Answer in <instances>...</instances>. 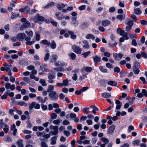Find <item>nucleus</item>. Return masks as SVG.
Wrapping results in <instances>:
<instances>
[{
    "instance_id": "nucleus-1",
    "label": "nucleus",
    "mask_w": 147,
    "mask_h": 147,
    "mask_svg": "<svg viewBox=\"0 0 147 147\" xmlns=\"http://www.w3.org/2000/svg\"><path fill=\"white\" fill-rule=\"evenodd\" d=\"M49 98L52 100L56 101L58 99V95L55 91H52L49 93Z\"/></svg>"
},
{
    "instance_id": "nucleus-2",
    "label": "nucleus",
    "mask_w": 147,
    "mask_h": 147,
    "mask_svg": "<svg viewBox=\"0 0 147 147\" xmlns=\"http://www.w3.org/2000/svg\"><path fill=\"white\" fill-rule=\"evenodd\" d=\"M34 21L35 22H42L44 20V18L38 14L36 15L33 18Z\"/></svg>"
},
{
    "instance_id": "nucleus-3",
    "label": "nucleus",
    "mask_w": 147,
    "mask_h": 147,
    "mask_svg": "<svg viewBox=\"0 0 147 147\" xmlns=\"http://www.w3.org/2000/svg\"><path fill=\"white\" fill-rule=\"evenodd\" d=\"M25 33L27 34L28 36H26L25 40L30 41L31 40V38L33 37L34 33L32 31H28L26 30L25 31Z\"/></svg>"
},
{
    "instance_id": "nucleus-4",
    "label": "nucleus",
    "mask_w": 147,
    "mask_h": 147,
    "mask_svg": "<svg viewBox=\"0 0 147 147\" xmlns=\"http://www.w3.org/2000/svg\"><path fill=\"white\" fill-rule=\"evenodd\" d=\"M71 47L73 51L76 53L78 54H80L81 53L82 50L79 47L76 45H74L72 46Z\"/></svg>"
},
{
    "instance_id": "nucleus-5",
    "label": "nucleus",
    "mask_w": 147,
    "mask_h": 147,
    "mask_svg": "<svg viewBox=\"0 0 147 147\" xmlns=\"http://www.w3.org/2000/svg\"><path fill=\"white\" fill-rule=\"evenodd\" d=\"M26 35L23 33H21L18 34L16 36L17 38L20 41H23L24 39L25 40Z\"/></svg>"
},
{
    "instance_id": "nucleus-6",
    "label": "nucleus",
    "mask_w": 147,
    "mask_h": 147,
    "mask_svg": "<svg viewBox=\"0 0 147 147\" xmlns=\"http://www.w3.org/2000/svg\"><path fill=\"white\" fill-rule=\"evenodd\" d=\"M123 56V55L121 53H119L118 54L115 53L113 54V57L116 60H120Z\"/></svg>"
},
{
    "instance_id": "nucleus-7",
    "label": "nucleus",
    "mask_w": 147,
    "mask_h": 147,
    "mask_svg": "<svg viewBox=\"0 0 147 147\" xmlns=\"http://www.w3.org/2000/svg\"><path fill=\"white\" fill-rule=\"evenodd\" d=\"M133 24V21H129L127 22V25L126 27L125 30L127 31H129L132 28Z\"/></svg>"
},
{
    "instance_id": "nucleus-8",
    "label": "nucleus",
    "mask_w": 147,
    "mask_h": 147,
    "mask_svg": "<svg viewBox=\"0 0 147 147\" xmlns=\"http://www.w3.org/2000/svg\"><path fill=\"white\" fill-rule=\"evenodd\" d=\"M5 86L6 89H10L11 90H14L15 88V86L14 85H11L10 83H6Z\"/></svg>"
},
{
    "instance_id": "nucleus-9",
    "label": "nucleus",
    "mask_w": 147,
    "mask_h": 147,
    "mask_svg": "<svg viewBox=\"0 0 147 147\" xmlns=\"http://www.w3.org/2000/svg\"><path fill=\"white\" fill-rule=\"evenodd\" d=\"M3 65L5 67L6 71H11L12 68V66L11 64L8 65L7 63H4L3 64Z\"/></svg>"
},
{
    "instance_id": "nucleus-10",
    "label": "nucleus",
    "mask_w": 147,
    "mask_h": 147,
    "mask_svg": "<svg viewBox=\"0 0 147 147\" xmlns=\"http://www.w3.org/2000/svg\"><path fill=\"white\" fill-rule=\"evenodd\" d=\"M83 43L84 45L82 47L85 49H89L90 48V46L89 45V42L87 40H84L83 41Z\"/></svg>"
},
{
    "instance_id": "nucleus-11",
    "label": "nucleus",
    "mask_w": 147,
    "mask_h": 147,
    "mask_svg": "<svg viewBox=\"0 0 147 147\" xmlns=\"http://www.w3.org/2000/svg\"><path fill=\"white\" fill-rule=\"evenodd\" d=\"M71 19V24L75 27L77 26L78 25V22L76 20V18L75 17H73Z\"/></svg>"
},
{
    "instance_id": "nucleus-12",
    "label": "nucleus",
    "mask_w": 147,
    "mask_h": 147,
    "mask_svg": "<svg viewBox=\"0 0 147 147\" xmlns=\"http://www.w3.org/2000/svg\"><path fill=\"white\" fill-rule=\"evenodd\" d=\"M55 65L57 66H63L65 65L64 62L63 61H58L55 62Z\"/></svg>"
},
{
    "instance_id": "nucleus-13",
    "label": "nucleus",
    "mask_w": 147,
    "mask_h": 147,
    "mask_svg": "<svg viewBox=\"0 0 147 147\" xmlns=\"http://www.w3.org/2000/svg\"><path fill=\"white\" fill-rule=\"evenodd\" d=\"M115 126L114 125H112L110 126L108 130V133L109 134H111L113 133L115 129Z\"/></svg>"
},
{
    "instance_id": "nucleus-14",
    "label": "nucleus",
    "mask_w": 147,
    "mask_h": 147,
    "mask_svg": "<svg viewBox=\"0 0 147 147\" xmlns=\"http://www.w3.org/2000/svg\"><path fill=\"white\" fill-rule=\"evenodd\" d=\"M82 70L86 72H91L92 70V68L90 67L84 66L83 67Z\"/></svg>"
},
{
    "instance_id": "nucleus-15",
    "label": "nucleus",
    "mask_w": 147,
    "mask_h": 147,
    "mask_svg": "<svg viewBox=\"0 0 147 147\" xmlns=\"http://www.w3.org/2000/svg\"><path fill=\"white\" fill-rule=\"evenodd\" d=\"M115 103L117 105L116 107V109L117 110L119 109L122 106V103L119 100H117L115 101Z\"/></svg>"
},
{
    "instance_id": "nucleus-16",
    "label": "nucleus",
    "mask_w": 147,
    "mask_h": 147,
    "mask_svg": "<svg viewBox=\"0 0 147 147\" xmlns=\"http://www.w3.org/2000/svg\"><path fill=\"white\" fill-rule=\"evenodd\" d=\"M102 25L106 27L110 24V22L108 20H102L101 22Z\"/></svg>"
},
{
    "instance_id": "nucleus-17",
    "label": "nucleus",
    "mask_w": 147,
    "mask_h": 147,
    "mask_svg": "<svg viewBox=\"0 0 147 147\" xmlns=\"http://www.w3.org/2000/svg\"><path fill=\"white\" fill-rule=\"evenodd\" d=\"M55 16L59 20H61L63 19V16L61 14V13H57L55 14Z\"/></svg>"
},
{
    "instance_id": "nucleus-18",
    "label": "nucleus",
    "mask_w": 147,
    "mask_h": 147,
    "mask_svg": "<svg viewBox=\"0 0 147 147\" xmlns=\"http://www.w3.org/2000/svg\"><path fill=\"white\" fill-rule=\"evenodd\" d=\"M92 59L94 62L96 63H98L101 60L100 57L97 55L93 56L92 57Z\"/></svg>"
},
{
    "instance_id": "nucleus-19",
    "label": "nucleus",
    "mask_w": 147,
    "mask_h": 147,
    "mask_svg": "<svg viewBox=\"0 0 147 147\" xmlns=\"http://www.w3.org/2000/svg\"><path fill=\"white\" fill-rule=\"evenodd\" d=\"M85 38L87 39H91L93 40H94L95 38L94 36L91 34H87Z\"/></svg>"
},
{
    "instance_id": "nucleus-20",
    "label": "nucleus",
    "mask_w": 147,
    "mask_h": 147,
    "mask_svg": "<svg viewBox=\"0 0 147 147\" xmlns=\"http://www.w3.org/2000/svg\"><path fill=\"white\" fill-rule=\"evenodd\" d=\"M55 77V76L54 75H50L48 76V82L49 83H53L54 82V80Z\"/></svg>"
},
{
    "instance_id": "nucleus-21",
    "label": "nucleus",
    "mask_w": 147,
    "mask_h": 147,
    "mask_svg": "<svg viewBox=\"0 0 147 147\" xmlns=\"http://www.w3.org/2000/svg\"><path fill=\"white\" fill-rule=\"evenodd\" d=\"M38 100L39 102L42 103H44L45 102L47 98V97H45L43 99L41 97L38 96L36 98Z\"/></svg>"
},
{
    "instance_id": "nucleus-22",
    "label": "nucleus",
    "mask_w": 147,
    "mask_h": 147,
    "mask_svg": "<svg viewBox=\"0 0 147 147\" xmlns=\"http://www.w3.org/2000/svg\"><path fill=\"white\" fill-rule=\"evenodd\" d=\"M40 43L41 44H42L43 45H46L48 47L50 45V42L46 39H44L41 40L40 42Z\"/></svg>"
},
{
    "instance_id": "nucleus-23",
    "label": "nucleus",
    "mask_w": 147,
    "mask_h": 147,
    "mask_svg": "<svg viewBox=\"0 0 147 147\" xmlns=\"http://www.w3.org/2000/svg\"><path fill=\"white\" fill-rule=\"evenodd\" d=\"M56 6L59 10H61L65 7V5L63 3H60L57 4Z\"/></svg>"
},
{
    "instance_id": "nucleus-24",
    "label": "nucleus",
    "mask_w": 147,
    "mask_h": 147,
    "mask_svg": "<svg viewBox=\"0 0 147 147\" xmlns=\"http://www.w3.org/2000/svg\"><path fill=\"white\" fill-rule=\"evenodd\" d=\"M57 140V138L56 137L54 136L52 137L51 139V142H50L51 145H55L56 143V140Z\"/></svg>"
},
{
    "instance_id": "nucleus-25",
    "label": "nucleus",
    "mask_w": 147,
    "mask_h": 147,
    "mask_svg": "<svg viewBox=\"0 0 147 147\" xmlns=\"http://www.w3.org/2000/svg\"><path fill=\"white\" fill-rule=\"evenodd\" d=\"M19 11L20 12L23 11L25 13H28L30 12V9L28 7H26L23 9H20Z\"/></svg>"
},
{
    "instance_id": "nucleus-26",
    "label": "nucleus",
    "mask_w": 147,
    "mask_h": 147,
    "mask_svg": "<svg viewBox=\"0 0 147 147\" xmlns=\"http://www.w3.org/2000/svg\"><path fill=\"white\" fill-rule=\"evenodd\" d=\"M117 32L121 36H123L125 33V31L120 28H118L117 29Z\"/></svg>"
},
{
    "instance_id": "nucleus-27",
    "label": "nucleus",
    "mask_w": 147,
    "mask_h": 147,
    "mask_svg": "<svg viewBox=\"0 0 147 147\" xmlns=\"http://www.w3.org/2000/svg\"><path fill=\"white\" fill-rule=\"evenodd\" d=\"M49 46H51L52 49H55L56 47V44L55 41L52 40Z\"/></svg>"
},
{
    "instance_id": "nucleus-28",
    "label": "nucleus",
    "mask_w": 147,
    "mask_h": 147,
    "mask_svg": "<svg viewBox=\"0 0 147 147\" xmlns=\"http://www.w3.org/2000/svg\"><path fill=\"white\" fill-rule=\"evenodd\" d=\"M18 147H24V145L22 142V140L19 139L16 142Z\"/></svg>"
},
{
    "instance_id": "nucleus-29",
    "label": "nucleus",
    "mask_w": 147,
    "mask_h": 147,
    "mask_svg": "<svg viewBox=\"0 0 147 147\" xmlns=\"http://www.w3.org/2000/svg\"><path fill=\"white\" fill-rule=\"evenodd\" d=\"M58 58V56L56 55H53L51 57V61L53 62L55 61Z\"/></svg>"
},
{
    "instance_id": "nucleus-30",
    "label": "nucleus",
    "mask_w": 147,
    "mask_h": 147,
    "mask_svg": "<svg viewBox=\"0 0 147 147\" xmlns=\"http://www.w3.org/2000/svg\"><path fill=\"white\" fill-rule=\"evenodd\" d=\"M69 56L70 57V59L73 60H74L76 57V55L74 53H71L69 54Z\"/></svg>"
},
{
    "instance_id": "nucleus-31",
    "label": "nucleus",
    "mask_w": 147,
    "mask_h": 147,
    "mask_svg": "<svg viewBox=\"0 0 147 147\" xmlns=\"http://www.w3.org/2000/svg\"><path fill=\"white\" fill-rule=\"evenodd\" d=\"M68 32L69 34L71 35V38L73 39H75L76 38V35L74 34L73 32L71 31H69Z\"/></svg>"
},
{
    "instance_id": "nucleus-32",
    "label": "nucleus",
    "mask_w": 147,
    "mask_h": 147,
    "mask_svg": "<svg viewBox=\"0 0 147 147\" xmlns=\"http://www.w3.org/2000/svg\"><path fill=\"white\" fill-rule=\"evenodd\" d=\"M125 17V16L124 14L119 15L117 16V18L121 21L123 20Z\"/></svg>"
},
{
    "instance_id": "nucleus-33",
    "label": "nucleus",
    "mask_w": 147,
    "mask_h": 147,
    "mask_svg": "<svg viewBox=\"0 0 147 147\" xmlns=\"http://www.w3.org/2000/svg\"><path fill=\"white\" fill-rule=\"evenodd\" d=\"M91 53V52L90 51H88L82 53V55L84 58H86Z\"/></svg>"
},
{
    "instance_id": "nucleus-34",
    "label": "nucleus",
    "mask_w": 147,
    "mask_h": 147,
    "mask_svg": "<svg viewBox=\"0 0 147 147\" xmlns=\"http://www.w3.org/2000/svg\"><path fill=\"white\" fill-rule=\"evenodd\" d=\"M134 12L137 15H139L142 13V11L140 9L137 8L134 9Z\"/></svg>"
},
{
    "instance_id": "nucleus-35",
    "label": "nucleus",
    "mask_w": 147,
    "mask_h": 147,
    "mask_svg": "<svg viewBox=\"0 0 147 147\" xmlns=\"http://www.w3.org/2000/svg\"><path fill=\"white\" fill-rule=\"evenodd\" d=\"M102 96L105 98H108L111 96V95L108 93L105 92L102 94Z\"/></svg>"
},
{
    "instance_id": "nucleus-36",
    "label": "nucleus",
    "mask_w": 147,
    "mask_h": 147,
    "mask_svg": "<svg viewBox=\"0 0 147 147\" xmlns=\"http://www.w3.org/2000/svg\"><path fill=\"white\" fill-rule=\"evenodd\" d=\"M18 104L20 106H24L26 107L27 106V104L22 101L18 102Z\"/></svg>"
},
{
    "instance_id": "nucleus-37",
    "label": "nucleus",
    "mask_w": 147,
    "mask_h": 147,
    "mask_svg": "<svg viewBox=\"0 0 147 147\" xmlns=\"http://www.w3.org/2000/svg\"><path fill=\"white\" fill-rule=\"evenodd\" d=\"M107 119H109V121L107 122L108 124L110 125L112 124L113 123V121L111 120L112 117L107 115Z\"/></svg>"
},
{
    "instance_id": "nucleus-38",
    "label": "nucleus",
    "mask_w": 147,
    "mask_h": 147,
    "mask_svg": "<svg viewBox=\"0 0 147 147\" xmlns=\"http://www.w3.org/2000/svg\"><path fill=\"white\" fill-rule=\"evenodd\" d=\"M69 85L68 83H57V86L60 87H62L63 86H66Z\"/></svg>"
},
{
    "instance_id": "nucleus-39",
    "label": "nucleus",
    "mask_w": 147,
    "mask_h": 147,
    "mask_svg": "<svg viewBox=\"0 0 147 147\" xmlns=\"http://www.w3.org/2000/svg\"><path fill=\"white\" fill-rule=\"evenodd\" d=\"M140 142V140H135L133 141L132 142V144L134 146H138L139 145Z\"/></svg>"
},
{
    "instance_id": "nucleus-40",
    "label": "nucleus",
    "mask_w": 147,
    "mask_h": 147,
    "mask_svg": "<svg viewBox=\"0 0 147 147\" xmlns=\"http://www.w3.org/2000/svg\"><path fill=\"white\" fill-rule=\"evenodd\" d=\"M26 45H31L34 44L35 42V41L34 40H32V41H26Z\"/></svg>"
},
{
    "instance_id": "nucleus-41",
    "label": "nucleus",
    "mask_w": 147,
    "mask_h": 147,
    "mask_svg": "<svg viewBox=\"0 0 147 147\" xmlns=\"http://www.w3.org/2000/svg\"><path fill=\"white\" fill-rule=\"evenodd\" d=\"M54 89V86L53 85H50L49 86L48 88L47 89V91L48 92H51L53 91Z\"/></svg>"
},
{
    "instance_id": "nucleus-42",
    "label": "nucleus",
    "mask_w": 147,
    "mask_h": 147,
    "mask_svg": "<svg viewBox=\"0 0 147 147\" xmlns=\"http://www.w3.org/2000/svg\"><path fill=\"white\" fill-rule=\"evenodd\" d=\"M9 126L7 125H5L3 129V130L5 133L8 132L9 130Z\"/></svg>"
},
{
    "instance_id": "nucleus-43",
    "label": "nucleus",
    "mask_w": 147,
    "mask_h": 147,
    "mask_svg": "<svg viewBox=\"0 0 147 147\" xmlns=\"http://www.w3.org/2000/svg\"><path fill=\"white\" fill-rule=\"evenodd\" d=\"M101 140L105 144H107L109 142V140L105 137H103L102 138Z\"/></svg>"
},
{
    "instance_id": "nucleus-44",
    "label": "nucleus",
    "mask_w": 147,
    "mask_h": 147,
    "mask_svg": "<svg viewBox=\"0 0 147 147\" xmlns=\"http://www.w3.org/2000/svg\"><path fill=\"white\" fill-rule=\"evenodd\" d=\"M90 107L93 108V109L92 111V113L94 114H95L96 113V111H98V109L94 106L92 105Z\"/></svg>"
},
{
    "instance_id": "nucleus-45",
    "label": "nucleus",
    "mask_w": 147,
    "mask_h": 147,
    "mask_svg": "<svg viewBox=\"0 0 147 147\" xmlns=\"http://www.w3.org/2000/svg\"><path fill=\"white\" fill-rule=\"evenodd\" d=\"M100 70L102 72L106 73L107 72V69L102 66H100L99 67Z\"/></svg>"
},
{
    "instance_id": "nucleus-46",
    "label": "nucleus",
    "mask_w": 147,
    "mask_h": 147,
    "mask_svg": "<svg viewBox=\"0 0 147 147\" xmlns=\"http://www.w3.org/2000/svg\"><path fill=\"white\" fill-rule=\"evenodd\" d=\"M0 79L2 80H4L6 82L9 81V79L8 77L5 76L4 75L2 76L0 78Z\"/></svg>"
},
{
    "instance_id": "nucleus-47",
    "label": "nucleus",
    "mask_w": 147,
    "mask_h": 147,
    "mask_svg": "<svg viewBox=\"0 0 147 147\" xmlns=\"http://www.w3.org/2000/svg\"><path fill=\"white\" fill-rule=\"evenodd\" d=\"M36 35V39L37 41H39L40 39V36L38 32L35 33Z\"/></svg>"
},
{
    "instance_id": "nucleus-48",
    "label": "nucleus",
    "mask_w": 147,
    "mask_h": 147,
    "mask_svg": "<svg viewBox=\"0 0 147 147\" xmlns=\"http://www.w3.org/2000/svg\"><path fill=\"white\" fill-rule=\"evenodd\" d=\"M54 70L57 71H65V69L62 67H57L54 68Z\"/></svg>"
},
{
    "instance_id": "nucleus-49",
    "label": "nucleus",
    "mask_w": 147,
    "mask_h": 147,
    "mask_svg": "<svg viewBox=\"0 0 147 147\" xmlns=\"http://www.w3.org/2000/svg\"><path fill=\"white\" fill-rule=\"evenodd\" d=\"M134 129V127L132 125H129V126L127 129V131L128 133H130Z\"/></svg>"
},
{
    "instance_id": "nucleus-50",
    "label": "nucleus",
    "mask_w": 147,
    "mask_h": 147,
    "mask_svg": "<svg viewBox=\"0 0 147 147\" xmlns=\"http://www.w3.org/2000/svg\"><path fill=\"white\" fill-rule=\"evenodd\" d=\"M140 53L141 57H143L145 59H147V54L146 53L142 52H140Z\"/></svg>"
},
{
    "instance_id": "nucleus-51",
    "label": "nucleus",
    "mask_w": 147,
    "mask_h": 147,
    "mask_svg": "<svg viewBox=\"0 0 147 147\" xmlns=\"http://www.w3.org/2000/svg\"><path fill=\"white\" fill-rule=\"evenodd\" d=\"M40 68L42 71H47L46 66L45 65H42L40 66Z\"/></svg>"
},
{
    "instance_id": "nucleus-52",
    "label": "nucleus",
    "mask_w": 147,
    "mask_h": 147,
    "mask_svg": "<svg viewBox=\"0 0 147 147\" xmlns=\"http://www.w3.org/2000/svg\"><path fill=\"white\" fill-rule=\"evenodd\" d=\"M8 95V93L5 92L3 95L1 97V98L2 99H5L7 97V96Z\"/></svg>"
},
{
    "instance_id": "nucleus-53",
    "label": "nucleus",
    "mask_w": 147,
    "mask_h": 147,
    "mask_svg": "<svg viewBox=\"0 0 147 147\" xmlns=\"http://www.w3.org/2000/svg\"><path fill=\"white\" fill-rule=\"evenodd\" d=\"M35 105V102H32L29 105V108L30 110H32L34 107V106Z\"/></svg>"
},
{
    "instance_id": "nucleus-54",
    "label": "nucleus",
    "mask_w": 147,
    "mask_h": 147,
    "mask_svg": "<svg viewBox=\"0 0 147 147\" xmlns=\"http://www.w3.org/2000/svg\"><path fill=\"white\" fill-rule=\"evenodd\" d=\"M102 54L104 56L107 57H109L111 55V54L108 51L105 52Z\"/></svg>"
},
{
    "instance_id": "nucleus-55",
    "label": "nucleus",
    "mask_w": 147,
    "mask_h": 147,
    "mask_svg": "<svg viewBox=\"0 0 147 147\" xmlns=\"http://www.w3.org/2000/svg\"><path fill=\"white\" fill-rule=\"evenodd\" d=\"M23 80L24 82L28 83L31 82V80H30L29 78L27 77H24L23 78Z\"/></svg>"
},
{
    "instance_id": "nucleus-56",
    "label": "nucleus",
    "mask_w": 147,
    "mask_h": 147,
    "mask_svg": "<svg viewBox=\"0 0 147 147\" xmlns=\"http://www.w3.org/2000/svg\"><path fill=\"white\" fill-rule=\"evenodd\" d=\"M57 116V115L55 113H52L51 115V118L53 119H56Z\"/></svg>"
},
{
    "instance_id": "nucleus-57",
    "label": "nucleus",
    "mask_w": 147,
    "mask_h": 147,
    "mask_svg": "<svg viewBox=\"0 0 147 147\" xmlns=\"http://www.w3.org/2000/svg\"><path fill=\"white\" fill-rule=\"evenodd\" d=\"M5 139V140L6 142H10L11 141V138L9 136H7L6 138Z\"/></svg>"
},
{
    "instance_id": "nucleus-58",
    "label": "nucleus",
    "mask_w": 147,
    "mask_h": 147,
    "mask_svg": "<svg viewBox=\"0 0 147 147\" xmlns=\"http://www.w3.org/2000/svg\"><path fill=\"white\" fill-rule=\"evenodd\" d=\"M23 24L26 26V28H29L30 26V24L29 22H26L24 23Z\"/></svg>"
},
{
    "instance_id": "nucleus-59",
    "label": "nucleus",
    "mask_w": 147,
    "mask_h": 147,
    "mask_svg": "<svg viewBox=\"0 0 147 147\" xmlns=\"http://www.w3.org/2000/svg\"><path fill=\"white\" fill-rule=\"evenodd\" d=\"M55 4V3L53 2H52L50 3L49 4H48L47 5L45 6V8H48L49 7L52 6L54 5Z\"/></svg>"
},
{
    "instance_id": "nucleus-60",
    "label": "nucleus",
    "mask_w": 147,
    "mask_h": 147,
    "mask_svg": "<svg viewBox=\"0 0 147 147\" xmlns=\"http://www.w3.org/2000/svg\"><path fill=\"white\" fill-rule=\"evenodd\" d=\"M19 16V14L14 13L11 16V18L12 19H13L15 18L16 17H18Z\"/></svg>"
},
{
    "instance_id": "nucleus-61",
    "label": "nucleus",
    "mask_w": 147,
    "mask_h": 147,
    "mask_svg": "<svg viewBox=\"0 0 147 147\" xmlns=\"http://www.w3.org/2000/svg\"><path fill=\"white\" fill-rule=\"evenodd\" d=\"M49 56H50L49 53H47L46 54L45 57H44L45 61H46L47 60H48L49 58Z\"/></svg>"
},
{
    "instance_id": "nucleus-62",
    "label": "nucleus",
    "mask_w": 147,
    "mask_h": 147,
    "mask_svg": "<svg viewBox=\"0 0 147 147\" xmlns=\"http://www.w3.org/2000/svg\"><path fill=\"white\" fill-rule=\"evenodd\" d=\"M76 116V115L74 113H71L69 114L70 117L72 119H74Z\"/></svg>"
},
{
    "instance_id": "nucleus-63",
    "label": "nucleus",
    "mask_w": 147,
    "mask_h": 147,
    "mask_svg": "<svg viewBox=\"0 0 147 147\" xmlns=\"http://www.w3.org/2000/svg\"><path fill=\"white\" fill-rule=\"evenodd\" d=\"M40 144L42 147H48L46 143L44 142H42Z\"/></svg>"
},
{
    "instance_id": "nucleus-64",
    "label": "nucleus",
    "mask_w": 147,
    "mask_h": 147,
    "mask_svg": "<svg viewBox=\"0 0 147 147\" xmlns=\"http://www.w3.org/2000/svg\"><path fill=\"white\" fill-rule=\"evenodd\" d=\"M142 92L144 96L147 97V92L145 89H143L142 90Z\"/></svg>"
}]
</instances>
